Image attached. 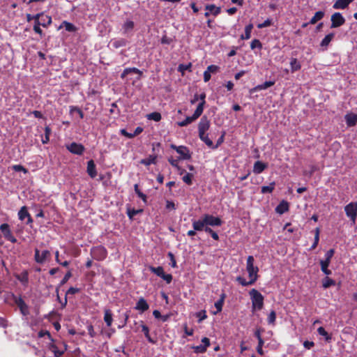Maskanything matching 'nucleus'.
<instances>
[{
	"label": "nucleus",
	"instance_id": "f3484780",
	"mask_svg": "<svg viewBox=\"0 0 357 357\" xmlns=\"http://www.w3.org/2000/svg\"><path fill=\"white\" fill-rule=\"evenodd\" d=\"M87 173L92 178L97 176L96 165L93 160H91L87 162Z\"/></svg>",
	"mask_w": 357,
	"mask_h": 357
},
{
	"label": "nucleus",
	"instance_id": "5fc2aeb1",
	"mask_svg": "<svg viewBox=\"0 0 357 357\" xmlns=\"http://www.w3.org/2000/svg\"><path fill=\"white\" fill-rule=\"evenodd\" d=\"M124 29L125 31H128L129 30H131L134 27V22L132 21H128L124 24Z\"/></svg>",
	"mask_w": 357,
	"mask_h": 357
},
{
	"label": "nucleus",
	"instance_id": "c85d7f7f",
	"mask_svg": "<svg viewBox=\"0 0 357 357\" xmlns=\"http://www.w3.org/2000/svg\"><path fill=\"white\" fill-rule=\"evenodd\" d=\"M324 16V13L323 11H318L315 13L314 15L311 18L310 21V24H314L319 20H321Z\"/></svg>",
	"mask_w": 357,
	"mask_h": 357
},
{
	"label": "nucleus",
	"instance_id": "6e6552de",
	"mask_svg": "<svg viewBox=\"0 0 357 357\" xmlns=\"http://www.w3.org/2000/svg\"><path fill=\"white\" fill-rule=\"evenodd\" d=\"M0 231L2 232L3 237L10 241L11 243H16V238L12 234V232L10 229V226L7 223H3L0 225Z\"/></svg>",
	"mask_w": 357,
	"mask_h": 357
},
{
	"label": "nucleus",
	"instance_id": "6e6d98bb",
	"mask_svg": "<svg viewBox=\"0 0 357 357\" xmlns=\"http://www.w3.org/2000/svg\"><path fill=\"white\" fill-rule=\"evenodd\" d=\"M276 318V314L275 311H271L268 317V321L269 324L274 323Z\"/></svg>",
	"mask_w": 357,
	"mask_h": 357
},
{
	"label": "nucleus",
	"instance_id": "e2e57ef3",
	"mask_svg": "<svg viewBox=\"0 0 357 357\" xmlns=\"http://www.w3.org/2000/svg\"><path fill=\"white\" fill-rule=\"evenodd\" d=\"M314 342L312 341H305L303 343V346L307 349H310L314 346Z\"/></svg>",
	"mask_w": 357,
	"mask_h": 357
},
{
	"label": "nucleus",
	"instance_id": "1a4fd4ad",
	"mask_svg": "<svg viewBox=\"0 0 357 357\" xmlns=\"http://www.w3.org/2000/svg\"><path fill=\"white\" fill-rule=\"evenodd\" d=\"M202 115L201 106L199 108H196L193 115L192 116H188L182 121L178 122V125L180 127H184L191 123Z\"/></svg>",
	"mask_w": 357,
	"mask_h": 357
},
{
	"label": "nucleus",
	"instance_id": "13d9d810",
	"mask_svg": "<svg viewBox=\"0 0 357 357\" xmlns=\"http://www.w3.org/2000/svg\"><path fill=\"white\" fill-rule=\"evenodd\" d=\"M161 278H162L167 284H169L172 280V275L171 274L163 273Z\"/></svg>",
	"mask_w": 357,
	"mask_h": 357
},
{
	"label": "nucleus",
	"instance_id": "b1692460",
	"mask_svg": "<svg viewBox=\"0 0 357 357\" xmlns=\"http://www.w3.org/2000/svg\"><path fill=\"white\" fill-rule=\"evenodd\" d=\"M112 312L109 309H105L104 311V321L108 326H110L112 322Z\"/></svg>",
	"mask_w": 357,
	"mask_h": 357
},
{
	"label": "nucleus",
	"instance_id": "ddd939ff",
	"mask_svg": "<svg viewBox=\"0 0 357 357\" xmlns=\"http://www.w3.org/2000/svg\"><path fill=\"white\" fill-rule=\"evenodd\" d=\"M202 342L203 344L197 346H192L191 348L194 350L196 354H203L206 351L207 347L210 345V340L206 337H204Z\"/></svg>",
	"mask_w": 357,
	"mask_h": 357
},
{
	"label": "nucleus",
	"instance_id": "5701e85b",
	"mask_svg": "<svg viewBox=\"0 0 357 357\" xmlns=\"http://www.w3.org/2000/svg\"><path fill=\"white\" fill-rule=\"evenodd\" d=\"M149 309V305L146 303V301L143 298H141L137 303V305L135 306V310H140L142 312H144L146 310Z\"/></svg>",
	"mask_w": 357,
	"mask_h": 357
},
{
	"label": "nucleus",
	"instance_id": "864d4df0",
	"mask_svg": "<svg viewBox=\"0 0 357 357\" xmlns=\"http://www.w3.org/2000/svg\"><path fill=\"white\" fill-rule=\"evenodd\" d=\"M135 194H137V195L142 198L145 203L146 202V196L139 190L137 185H135Z\"/></svg>",
	"mask_w": 357,
	"mask_h": 357
},
{
	"label": "nucleus",
	"instance_id": "f8f14e48",
	"mask_svg": "<svg viewBox=\"0 0 357 357\" xmlns=\"http://www.w3.org/2000/svg\"><path fill=\"white\" fill-rule=\"evenodd\" d=\"M67 149L73 154L81 155L84 152L85 148L82 144L72 142L67 146Z\"/></svg>",
	"mask_w": 357,
	"mask_h": 357
},
{
	"label": "nucleus",
	"instance_id": "f257e3e1",
	"mask_svg": "<svg viewBox=\"0 0 357 357\" xmlns=\"http://www.w3.org/2000/svg\"><path fill=\"white\" fill-rule=\"evenodd\" d=\"M246 270L248 273L250 278V283H255L258 278V271L259 268L254 266V257L252 256H248L247 259Z\"/></svg>",
	"mask_w": 357,
	"mask_h": 357
},
{
	"label": "nucleus",
	"instance_id": "4468645a",
	"mask_svg": "<svg viewBox=\"0 0 357 357\" xmlns=\"http://www.w3.org/2000/svg\"><path fill=\"white\" fill-rule=\"evenodd\" d=\"M210 126V122L206 116H203L198 125L199 135L206 134V132L208 130Z\"/></svg>",
	"mask_w": 357,
	"mask_h": 357
},
{
	"label": "nucleus",
	"instance_id": "338daca9",
	"mask_svg": "<svg viewBox=\"0 0 357 357\" xmlns=\"http://www.w3.org/2000/svg\"><path fill=\"white\" fill-rule=\"evenodd\" d=\"M40 26H33V31H34L36 33H38V34H39L40 36H43V30L40 29Z\"/></svg>",
	"mask_w": 357,
	"mask_h": 357
},
{
	"label": "nucleus",
	"instance_id": "aec40b11",
	"mask_svg": "<svg viewBox=\"0 0 357 357\" xmlns=\"http://www.w3.org/2000/svg\"><path fill=\"white\" fill-rule=\"evenodd\" d=\"M354 0H337L333 7L335 9H344Z\"/></svg>",
	"mask_w": 357,
	"mask_h": 357
},
{
	"label": "nucleus",
	"instance_id": "58836bf2",
	"mask_svg": "<svg viewBox=\"0 0 357 357\" xmlns=\"http://www.w3.org/2000/svg\"><path fill=\"white\" fill-rule=\"evenodd\" d=\"M146 117L149 120L159 121L161 119V114L159 112H155L147 114Z\"/></svg>",
	"mask_w": 357,
	"mask_h": 357
},
{
	"label": "nucleus",
	"instance_id": "37998d69",
	"mask_svg": "<svg viewBox=\"0 0 357 357\" xmlns=\"http://www.w3.org/2000/svg\"><path fill=\"white\" fill-rule=\"evenodd\" d=\"M205 98H206L205 93H201L199 96V100H201V102L199 103V105H197V108H199L201 106L202 113L203 112L204 106V105L206 103Z\"/></svg>",
	"mask_w": 357,
	"mask_h": 357
},
{
	"label": "nucleus",
	"instance_id": "dca6fc26",
	"mask_svg": "<svg viewBox=\"0 0 357 357\" xmlns=\"http://www.w3.org/2000/svg\"><path fill=\"white\" fill-rule=\"evenodd\" d=\"M344 119L348 127L355 126L357 123V114L348 113L344 116Z\"/></svg>",
	"mask_w": 357,
	"mask_h": 357
},
{
	"label": "nucleus",
	"instance_id": "3c124183",
	"mask_svg": "<svg viewBox=\"0 0 357 357\" xmlns=\"http://www.w3.org/2000/svg\"><path fill=\"white\" fill-rule=\"evenodd\" d=\"M219 67L215 65H210L207 67L206 71L211 73H215L218 72Z\"/></svg>",
	"mask_w": 357,
	"mask_h": 357
},
{
	"label": "nucleus",
	"instance_id": "e433bc0d",
	"mask_svg": "<svg viewBox=\"0 0 357 357\" xmlns=\"http://www.w3.org/2000/svg\"><path fill=\"white\" fill-rule=\"evenodd\" d=\"M329 264H330V263L320 261L321 269L322 272L324 274H326V275H331V273H332L331 271L328 268Z\"/></svg>",
	"mask_w": 357,
	"mask_h": 357
},
{
	"label": "nucleus",
	"instance_id": "603ef678",
	"mask_svg": "<svg viewBox=\"0 0 357 357\" xmlns=\"http://www.w3.org/2000/svg\"><path fill=\"white\" fill-rule=\"evenodd\" d=\"M272 24V21L270 19H267L266 20H265L263 23L261 24H259L257 25V27L259 29H262V28H265V27H268V26H270Z\"/></svg>",
	"mask_w": 357,
	"mask_h": 357
},
{
	"label": "nucleus",
	"instance_id": "9d476101",
	"mask_svg": "<svg viewBox=\"0 0 357 357\" xmlns=\"http://www.w3.org/2000/svg\"><path fill=\"white\" fill-rule=\"evenodd\" d=\"M345 22V19L340 13H335L331 16V28H337L343 25Z\"/></svg>",
	"mask_w": 357,
	"mask_h": 357
},
{
	"label": "nucleus",
	"instance_id": "09e8293b",
	"mask_svg": "<svg viewBox=\"0 0 357 357\" xmlns=\"http://www.w3.org/2000/svg\"><path fill=\"white\" fill-rule=\"evenodd\" d=\"M196 317L198 319L199 322L203 321L206 318V311L201 310L196 313Z\"/></svg>",
	"mask_w": 357,
	"mask_h": 357
},
{
	"label": "nucleus",
	"instance_id": "4c0bfd02",
	"mask_svg": "<svg viewBox=\"0 0 357 357\" xmlns=\"http://www.w3.org/2000/svg\"><path fill=\"white\" fill-rule=\"evenodd\" d=\"M335 280H333V279L328 278V277H326L324 280H323V287L326 289V288H328L330 287L331 286H333V285H335Z\"/></svg>",
	"mask_w": 357,
	"mask_h": 357
},
{
	"label": "nucleus",
	"instance_id": "72a5a7b5",
	"mask_svg": "<svg viewBox=\"0 0 357 357\" xmlns=\"http://www.w3.org/2000/svg\"><path fill=\"white\" fill-rule=\"evenodd\" d=\"M224 300H225V294H222L220 298L215 303V307L216 308V312H215L214 314H216V313L222 311V305L224 303Z\"/></svg>",
	"mask_w": 357,
	"mask_h": 357
},
{
	"label": "nucleus",
	"instance_id": "69168bd1",
	"mask_svg": "<svg viewBox=\"0 0 357 357\" xmlns=\"http://www.w3.org/2000/svg\"><path fill=\"white\" fill-rule=\"evenodd\" d=\"M172 40L167 36H163L161 39V43L162 44H170Z\"/></svg>",
	"mask_w": 357,
	"mask_h": 357
},
{
	"label": "nucleus",
	"instance_id": "f704fd0d",
	"mask_svg": "<svg viewBox=\"0 0 357 357\" xmlns=\"http://www.w3.org/2000/svg\"><path fill=\"white\" fill-rule=\"evenodd\" d=\"M275 182H272L270 183L269 185L262 186L261 189V193H263V194L271 193L275 188Z\"/></svg>",
	"mask_w": 357,
	"mask_h": 357
},
{
	"label": "nucleus",
	"instance_id": "cd10ccee",
	"mask_svg": "<svg viewBox=\"0 0 357 357\" xmlns=\"http://www.w3.org/2000/svg\"><path fill=\"white\" fill-rule=\"evenodd\" d=\"M52 130L49 126L45 127V136L42 137V143L46 144L50 142V136L51 135Z\"/></svg>",
	"mask_w": 357,
	"mask_h": 357
},
{
	"label": "nucleus",
	"instance_id": "f03ea898",
	"mask_svg": "<svg viewBox=\"0 0 357 357\" xmlns=\"http://www.w3.org/2000/svg\"><path fill=\"white\" fill-rule=\"evenodd\" d=\"M252 307L255 310H261L264 305V296L255 289L250 291Z\"/></svg>",
	"mask_w": 357,
	"mask_h": 357
},
{
	"label": "nucleus",
	"instance_id": "7ed1b4c3",
	"mask_svg": "<svg viewBox=\"0 0 357 357\" xmlns=\"http://www.w3.org/2000/svg\"><path fill=\"white\" fill-rule=\"evenodd\" d=\"M90 255L96 261H103L107 257V250L102 245L93 246L91 248Z\"/></svg>",
	"mask_w": 357,
	"mask_h": 357
},
{
	"label": "nucleus",
	"instance_id": "6ab92c4d",
	"mask_svg": "<svg viewBox=\"0 0 357 357\" xmlns=\"http://www.w3.org/2000/svg\"><path fill=\"white\" fill-rule=\"evenodd\" d=\"M275 84V81H266L264 83L261 84H259L251 89V92L254 91H258L260 90H264L268 89V87H271Z\"/></svg>",
	"mask_w": 357,
	"mask_h": 357
},
{
	"label": "nucleus",
	"instance_id": "412c9836",
	"mask_svg": "<svg viewBox=\"0 0 357 357\" xmlns=\"http://www.w3.org/2000/svg\"><path fill=\"white\" fill-rule=\"evenodd\" d=\"M267 167V165L261 161H257L254 164L253 167V172L255 174H259L261 173Z\"/></svg>",
	"mask_w": 357,
	"mask_h": 357
},
{
	"label": "nucleus",
	"instance_id": "9b49d317",
	"mask_svg": "<svg viewBox=\"0 0 357 357\" xmlns=\"http://www.w3.org/2000/svg\"><path fill=\"white\" fill-rule=\"evenodd\" d=\"M14 298H15V303L19 307L20 312L24 316H27L28 314H29V306L26 304V303L22 299V298L21 296H20V297L15 296Z\"/></svg>",
	"mask_w": 357,
	"mask_h": 357
},
{
	"label": "nucleus",
	"instance_id": "4d7b16f0",
	"mask_svg": "<svg viewBox=\"0 0 357 357\" xmlns=\"http://www.w3.org/2000/svg\"><path fill=\"white\" fill-rule=\"evenodd\" d=\"M73 111H76L81 119L84 118V113L79 107L74 106L70 107V112H73Z\"/></svg>",
	"mask_w": 357,
	"mask_h": 357
},
{
	"label": "nucleus",
	"instance_id": "774afa93",
	"mask_svg": "<svg viewBox=\"0 0 357 357\" xmlns=\"http://www.w3.org/2000/svg\"><path fill=\"white\" fill-rule=\"evenodd\" d=\"M127 213L129 218L132 220L134 218V208H128Z\"/></svg>",
	"mask_w": 357,
	"mask_h": 357
},
{
	"label": "nucleus",
	"instance_id": "0eeeda50",
	"mask_svg": "<svg viewBox=\"0 0 357 357\" xmlns=\"http://www.w3.org/2000/svg\"><path fill=\"white\" fill-rule=\"evenodd\" d=\"M171 148L180 155V159L182 160H189L191 158V154L190 153L189 149L185 146H176L174 144H171Z\"/></svg>",
	"mask_w": 357,
	"mask_h": 357
},
{
	"label": "nucleus",
	"instance_id": "052dcab7",
	"mask_svg": "<svg viewBox=\"0 0 357 357\" xmlns=\"http://www.w3.org/2000/svg\"><path fill=\"white\" fill-rule=\"evenodd\" d=\"M120 133L129 139L134 137V134L128 132L126 129H121Z\"/></svg>",
	"mask_w": 357,
	"mask_h": 357
},
{
	"label": "nucleus",
	"instance_id": "49530a36",
	"mask_svg": "<svg viewBox=\"0 0 357 357\" xmlns=\"http://www.w3.org/2000/svg\"><path fill=\"white\" fill-rule=\"evenodd\" d=\"M250 47L252 50H254L256 47L261 49L262 47L261 43L258 39H254L251 42Z\"/></svg>",
	"mask_w": 357,
	"mask_h": 357
},
{
	"label": "nucleus",
	"instance_id": "a18cd8bd",
	"mask_svg": "<svg viewBox=\"0 0 357 357\" xmlns=\"http://www.w3.org/2000/svg\"><path fill=\"white\" fill-rule=\"evenodd\" d=\"M236 281H238L242 286H244V287L253 284V283H250V280L246 281L245 279L241 276H238L236 278Z\"/></svg>",
	"mask_w": 357,
	"mask_h": 357
},
{
	"label": "nucleus",
	"instance_id": "bf43d9fd",
	"mask_svg": "<svg viewBox=\"0 0 357 357\" xmlns=\"http://www.w3.org/2000/svg\"><path fill=\"white\" fill-rule=\"evenodd\" d=\"M79 291V289L78 288L71 287L68 289L66 296H67L68 294L73 295L78 293Z\"/></svg>",
	"mask_w": 357,
	"mask_h": 357
},
{
	"label": "nucleus",
	"instance_id": "a211bd4d",
	"mask_svg": "<svg viewBox=\"0 0 357 357\" xmlns=\"http://www.w3.org/2000/svg\"><path fill=\"white\" fill-rule=\"evenodd\" d=\"M206 226V223H204V218L202 216L201 219L198 220H193L192 227L193 229L197 231H204Z\"/></svg>",
	"mask_w": 357,
	"mask_h": 357
},
{
	"label": "nucleus",
	"instance_id": "393cba45",
	"mask_svg": "<svg viewBox=\"0 0 357 357\" xmlns=\"http://www.w3.org/2000/svg\"><path fill=\"white\" fill-rule=\"evenodd\" d=\"M205 8L206 10H208L215 16L219 15L221 11L220 8L215 6L214 4H208L206 6Z\"/></svg>",
	"mask_w": 357,
	"mask_h": 357
},
{
	"label": "nucleus",
	"instance_id": "473e14b6",
	"mask_svg": "<svg viewBox=\"0 0 357 357\" xmlns=\"http://www.w3.org/2000/svg\"><path fill=\"white\" fill-rule=\"evenodd\" d=\"M290 66L292 72L299 70L301 68L299 61L296 58H292L291 59Z\"/></svg>",
	"mask_w": 357,
	"mask_h": 357
},
{
	"label": "nucleus",
	"instance_id": "0e129e2a",
	"mask_svg": "<svg viewBox=\"0 0 357 357\" xmlns=\"http://www.w3.org/2000/svg\"><path fill=\"white\" fill-rule=\"evenodd\" d=\"M191 63H188V65H180L178 68L181 71L189 70L191 68Z\"/></svg>",
	"mask_w": 357,
	"mask_h": 357
},
{
	"label": "nucleus",
	"instance_id": "a19ab883",
	"mask_svg": "<svg viewBox=\"0 0 357 357\" xmlns=\"http://www.w3.org/2000/svg\"><path fill=\"white\" fill-rule=\"evenodd\" d=\"M335 253L334 249H330L327 251V252L325 255V259L321 260L320 261L331 263V258L333 257Z\"/></svg>",
	"mask_w": 357,
	"mask_h": 357
},
{
	"label": "nucleus",
	"instance_id": "4be33fe9",
	"mask_svg": "<svg viewBox=\"0 0 357 357\" xmlns=\"http://www.w3.org/2000/svg\"><path fill=\"white\" fill-rule=\"evenodd\" d=\"M289 210V204L287 202H281L276 207L275 211L278 213L282 214Z\"/></svg>",
	"mask_w": 357,
	"mask_h": 357
},
{
	"label": "nucleus",
	"instance_id": "ea45409f",
	"mask_svg": "<svg viewBox=\"0 0 357 357\" xmlns=\"http://www.w3.org/2000/svg\"><path fill=\"white\" fill-rule=\"evenodd\" d=\"M63 24L65 26V29L67 31L69 32H75L77 31V27L72 23L63 21Z\"/></svg>",
	"mask_w": 357,
	"mask_h": 357
},
{
	"label": "nucleus",
	"instance_id": "a878e982",
	"mask_svg": "<svg viewBox=\"0 0 357 357\" xmlns=\"http://www.w3.org/2000/svg\"><path fill=\"white\" fill-rule=\"evenodd\" d=\"M40 22L42 26L47 27L52 22V17L49 15H46L43 13V15H41L40 17Z\"/></svg>",
	"mask_w": 357,
	"mask_h": 357
},
{
	"label": "nucleus",
	"instance_id": "de8ad7c7",
	"mask_svg": "<svg viewBox=\"0 0 357 357\" xmlns=\"http://www.w3.org/2000/svg\"><path fill=\"white\" fill-rule=\"evenodd\" d=\"M17 278L21 282L26 284L29 281L28 273L26 271L22 273Z\"/></svg>",
	"mask_w": 357,
	"mask_h": 357
},
{
	"label": "nucleus",
	"instance_id": "c756f323",
	"mask_svg": "<svg viewBox=\"0 0 357 357\" xmlns=\"http://www.w3.org/2000/svg\"><path fill=\"white\" fill-rule=\"evenodd\" d=\"M30 213L28 212L26 206H22L18 212V217L20 220H24L26 218L29 216Z\"/></svg>",
	"mask_w": 357,
	"mask_h": 357
},
{
	"label": "nucleus",
	"instance_id": "c03bdc74",
	"mask_svg": "<svg viewBox=\"0 0 357 357\" xmlns=\"http://www.w3.org/2000/svg\"><path fill=\"white\" fill-rule=\"evenodd\" d=\"M193 177V175L190 173H187L182 178L184 183H185L188 185L192 184V178Z\"/></svg>",
	"mask_w": 357,
	"mask_h": 357
},
{
	"label": "nucleus",
	"instance_id": "8fccbe9b",
	"mask_svg": "<svg viewBox=\"0 0 357 357\" xmlns=\"http://www.w3.org/2000/svg\"><path fill=\"white\" fill-rule=\"evenodd\" d=\"M72 276V273L70 271H68L66 275H64V277L63 278V279L61 280V281L60 282V286H62L64 284H66L68 280L71 278Z\"/></svg>",
	"mask_w": 357,
	"mask_h": 357
},
{
	"label": "nucleus",
	"instance_id": "20e7f679",
	"mask_svg": "<svg viewBox=\"0 0 357 357\" xmlns=\"http://www.w3.org/2000/svg\"><path fill=\"white\" fill-rule=\"evenodd\" d=\"M51 253L49 250H45L40 252L38 248L34 249V260L38 264H43L47 259H50Z\"/></svg>",
	"mask_w": 357,
	"mask_h": 357
},
{
	"label": "nucleus",
	"instance_id": "39448f33",
	"mask_svg": "<svg viewBox=\"0 0 357 357\" xmlns=\"http://www.w3.org/2000/svg\"><path fill=\"white\" fill-rule=\"evenodd\" d=\"M344 211L347 217L350 218L353 223H355L357 216V202H351L344 207Z\"/></svg>",
	"mask_w": 357,
	"mask_h": 357
},
{
	"label": "nucleus",
	"instance_id": "680f3d73",
	"mask_svg": "<svg viewBox=\"0 0 357 357\" xmlns=\"http://www.w3.org/2000/svg\"><path fill=\"white\" fill-rule=\"evenodd\" d=\"M13 169L16 172H23L24 173L27 172L26 169H25L22 165H17L13 166Z\"/></svg>",
	"mask_w": 357,
	"mask_h": 357
},
{
	"label": "nucleus",
	"instance_id": "bb28decb",
	"mask_svg": "<svg viewBox=\"0 0 357 357\" xmlns=\"http://www.w3.org/2000/svg\"><path fill=\"white\" fill-rule=\"evenodd\" d=\"M199 138L210 148L216 149L218 146H214L212 140H211L207 134H204L202 135H199Z\"/></svg>",
	"mask_w": 357,
	"mask_h": 357
},
{
	"label": "nucleus",
	"instance_id": "7c9ffc66",
	"mask_svg": "<svg viewBox=\"0 0 357 357\" xmlns=\"http://www.w3.org/2000/svg\"><path fill=\"white\" fill-rule=\"evenodd\" d=\"M334 36H335V34L333 33H331L326 35L324 38V39L321 40L320 45L321 47H327L329 45V43H331V41L333 40V38H334Z\"/></svg>",
	"mask_w": 357,
	"mask_h": 357
},
{
	"label": "nucleus",
	"instance_id": "423d86ee",
	"mask_svg": "<svg viewBox=\"0 0 357 357\" xmlns=\"http://www.w3.org/2000/svg\"><path fill=\"white\" fill-rule=\"evenodd\" d=\"M203 217L204 218V223H206V226L220 227L222 225V220L218 217L209 214H204Z\"/></svg>",
	"mask_w": 357,
	"mask_h": 357
},
{
	"label": "nucleus",
	"instance_id": "c9c22d12",
	"mask_svg": "<svg viewBox=\"0 0 357 357\" xmlns=\"http://www.w3.org/2000/svg\"><path fill=\"white\" fill-rule=\"evenodd\" d=\"M156 162V156L155 155H150L149 158L143 159L141 160V163L145 165H149L151 164H155Z\"/></svg>",
	"mask_w": 357,
	"mask_h": 357
},
{
	"label": "nucleus",
	"instance_id": "2f4dec72",
	"mask_svg": "<svg viewBox=\"0 0 357 357\" xmlns=\"http://www.w3.org/2000/svg\"><path fill=\"white\" fill-rule=\"evenodd\" d=\"M253 28V25L252 24H250L247 25L245 28V34L241 35V38L242 40H248L251 36V31Z\"/></svg>",
	"mask_w": 357,
	"mask_h": 357
},
{
	"label": "nucleus",
	"instance_id": "79ce46f5",
	"mask_svg": "<svg viewBox=\"0 0 357 357\" xmlns=\"http://www.w3.org/2000/svg\"><path fill=\"white\" fill-rule=\"evenodd\" d=\"M151 271L152 273H155L156 275H158V276H159L160 278L162 277V275L165 273L164 270H163V268L162 266L151 267Z\"/></svg>",
	"mask_w": 357,
	"mask_h": 357
},
{
	"label": "nucleus",
	"instance_id": "2eb2a0df",
	"mask_svg": "<svg viewBox=\"0 0 357 357\" xmlns=\"http://www.w3.org/2000/svg\"><path fill=\"white\" fill-rule=\"evenodd\" d=\"M126 40L123 38H114L109 43V47L111 49H118L126 45Z\"/></svg>",
	"mask_w": 357,
	"mask_h": 357
}]
</instances>
